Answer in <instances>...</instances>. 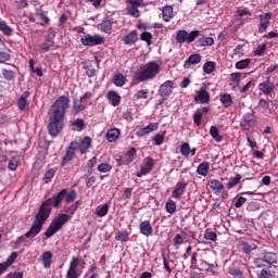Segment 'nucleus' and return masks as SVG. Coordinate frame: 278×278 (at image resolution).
Here are the masks:
<instances>
[{
	"instance_id": "27",
	"label": "nucleus",
	"mask_w": 278,
	"mask_h": 278,
	"mask_svg": "<svg viewBox=\"0 0 278 278\" xmlns=\"http://www.w3.org/2000/svg\"><path fill=\"white\" fill-rule=\"evenodd\" d=\"M112 25H114V18L104 17L100 27L104 34H112Z\"/></svg>"
},
{
	"instance_id": "16",
	"label": "nucleus",
	"mask_w": 278,
	"mask_h": 278,
	"mask_svg": "<svg viewBox=\"0 0 278 278\" xmlns=\"http://www.w3.org/2000/svg\"><path fill=\"white\" fill-rule=\"evenodd\" d=\"M159 128H160V124L151 123L148 126L137 130L136 136L138 138H144V136H149V134H153V131H157Z\"/></svg>"
},
{
	"instance_id": "43",
	"label": "nucleus",
	"mask_w": 278,
	"mask_h": 278,
	"mask_svg": "<svg viewBox=\"0 0 278 278\" xmlns=\"http://www.w3.org/2000/svg\"><path fill=\"white\" fill-rule=\"evenodd\" d=\"M241 179H242V175L240 174H237L236 177L230 178L227 184V189L231 190V188H236V186L240 184Z\"/></svg>"
},
{
	"instance_id": "5",
	"label": "nucleus",
	"mask_w": 278,
	"mask_h": 278,
	"mask_svg": "<svg viewBox=\"0 0 278 278\" xmlns=\"http://www.w3.org/2000/svg\"><path fill=\"white\" fill-rule=\"evenodd\" d=\"M160 75V64L151 61L136 76L137 81H149V79H155Z\"/></svg>"
},
{
	"instance_id": "58",
	"label": "nucleus",
	"mask_w": 278,
	"mask_h": 278,
	"mask_svg": "<svg viewBox=\"0 0 278 278\" xmlns=\"http://www.w3.org/2000/svg\"><path fill=\"white\" fill-rule=\"evenodd\" d=\"M135 99H149V90L148 89H141L135 94Z\"/></svg>"
},
{
	"instance_id": "22",
	"label": "nucleus",
	"mask_w": 278,
	"mask_h": 278,
	"mask_svg": "<svg viewBox=\"0 0 278 278\" xmlns=\"http://www.w3.org/2000/svg\"><path fill=\"white\" fill-rule=\"evenodd\" d=\"M92 147V138L85 137L80 143H78V149L81 155H86L88 153V150Z\"/></svg>"
},
{
	"instance_id": "61",
	"label": "nucleus",
	"mask_w": 278,
	"mask_h": 278,
	"mask_svg": "<svg viewBox=\"0 0 278 278\" xmlns=\"http://www.w3.org/2000/svg\"><path fill=\"white\" fill-rule=\"evenodd\" d=\"M270 18H273V13H265L260 15L261 23L268 25L270 23Z\"/></svg>"
},
{
	"instance_id": "64",
	"label": "nucleus",
	"mask_w": 278,
	"mask_h": 278,
	"mask_svg": "<svg viewBox=\"0 0 278 278\" xmlns=\"http://www.w3.org/2000/svg\"><path fill=\"white\" fill-rule=\"evenodd\" d=\"M244 203H247V198L244 197H239L236 202H235V207L237 210H240V207H242V205H244Z\"/></svg>"
},
{
	"instance_id": "45",
	"label": "nucleus",
	"mask_w": 278,
	"mask_h": 278,
	"mask_svg": "<svg viewBox=\"0 0 278 278\" xmlns=\"http://www.w3.org/2000/svg\"><path fill=\"white\" fill-rule=\"evenodd\" d=\"M220 103L224 105V108H231V103H233V100L231 99V94L224 93L220 97Z\"/></svg>"
},
{
	"instance_id": "33",
	"label": "nucleus",
	"mask_w": 278,
	"mask_h": 278,
	"mask_svg": "<svg viewBox=\"0 0 278 278\" xmlns=\"http://www.w3.org/2000/svg\"><path fill=\"white\" fill-rule=\"evenodd\" d=\"M162 18L165 21V23H169V21L173 18V7L166 5L163 8Z\"/></svg>"
},
{
	"instance_id": "36",
	"label": "nucleus",
	"mask_w": 278,
	"mask_h": 278,
	"mask_svg": "<svg viewBox=\"0 0 278 278\" xmlns=\"http://www.w3.org/2000/svg\"><path fill=\"white\" fill-rule=\"evenodd\" d=\"M110 212V205L109 204H101L96 208V214L103 218V216H108V213Z\"/></svg>"
},
{
	"instance_id": "28",
	"label": "nucleus",
	"mask_w": 278,
	"mask_h": 278,
	"mask_svg": "<svg viewBox=\"0 0 278 278\" xmlns=\"http://www.w3.org/2000/svg\"><path fill=\"white\" fill-rule=\"evenodd\" d=\"M121 137V130L118 128H111L106 131L108 142H116Z\"/></svg>"
},
{
	"instance_id": "11",
	"label": "nucleus",
	"mask_w": 278,
	"mask_h": 278,
	"mask_svg": "<svg viewBox=\"0 0 278 278\" xmlns=\"http://www.w3.org/2000/svg\"><path fill=\"white\" fill-rule=\"evenodd\" d=\"M79 148V142L72 141L70 143V147L66 150L65 155L63 156V160L61 162V166H66L70 162H73V159L75 157V151Z\"/></svg>"
},
{
	"instance_id": "13",
	"label": "nucleus",
	"mask_w": 278,
	"mask_h": 278,
	"mask_svg": "<svg viewBox=\"0 0 278 278\" xmlns=\"http://www.w3.org/2000/svg\"><path fill=\"white\" fill-rule=\"evenodd\" d=\"M228 275L232 278H245L244 270L240 266V262L235 261L227 269Z\"/></svg>"
},
{
	"instance_id": "4",
	"label": "nucleus",
	"mask_w": 278,
	"mask_h": 278,
	"mask_svg": "<svg viewBox=\"0 0 278 278\" xmlns=\"http://www.w3.org/2000/svg\"><path fill=\"white\" fill-rule=\"evenodd\" d=\"M71 220V215L68 214H59L50 224V226L47 228V230L43 232V236L46 237V240H49V238H53L55 236L56 231H60L62 227L66 225Z\"/></svg>"
},
{
	"instance_id": "40",
	"label": "nucleus",
	"mask_w": 278,
	"mask_h": 278,
	"mask_svg": "<svg viewBox=\"0 0 278 278\" xmlns=\"http://www.w3.org/2000/svg\"><path fill=\"white\" fill-rule=\"evenodd\" d=\"M0 31H2L4 36H12V34H14V30L8 23H5V21H0Z\"/></svg>"
},
{
	"instance_id": "17",
	"label": "nucleus",
	"mask_w": 278,
	"mask_h": 278,
	"mask_svg": "<svg viewBox=\"0 0 278 278\" xmlns=\"http://www.w3.org/2000/svg\"><path fill=\"white\" fill-rule=\"evenodd\" d=\"M258 90L263 92V94H270L275 90V84L270 79V76H267L266 80L258 85Z\"/></svg>"
},
{
	"instance_id": "31",
	"label": "nucleus",
	"mask_w": 278,
	"mask_h": 278,
	"mask_svg": "<svg viewBox=\"0 0 278 278\" xmlns=\"http://www.w3.org/2000/svg\"><path fill=\"white\" fill-rule=\"evenodd\" d=\"M263 257L269 266H273V264H277L278 262V255L275 252H265Z\"/></svg>"
},
{
	"instance_id": "46",
	"label": "nucleus",
	"mask_w": 278,
	"mask_h": 278,
	"mask_svg": "<svg viewBox=\"0 0 278 278\" xmlns=\"http://www.w3.org/2000/svg\"><path fill=\"white\" fill-rule=\"evenodd\" d=\"M165 210L167 214H175V212H177V202L168 200L165 204Z\"/></svg>"
},
{
	"instance_id": "25",
	"label": "nucleus",
	"mask_w": 278,
	"mask_h": 278,
	"mask_svg": "<svg viewBox=\"0 0 278 278\" xmlns=\"http://www.w3.org/2000/svg\"><path fill=\"white\" fill-rule=\"evenodd\" d=\"M240 126L245 131H249L253 127V114H245L240 122Z\"/></svg>"
},
{
	"instance_id": "29",
	"label": "nucleus",
	"mask_w": 278,
	"mask_h": 278,
	"mask_svg": "<svg viewBox=\"0 0 278 278\" xmlns=\"http://www.w3.org/2000/svg\"><path fill=\"white\" fill-rule=\"evenodd\" d=\"M241 249H242L243 253H245V255H249V253H251V251H255V249H257V243H255L253 241H242Z\"/></svg>"
},
{
	"instance_id": "63",
	"label": "nucleus",
	"mask_w": 278,
	"mask_h": 278,
	"mask_svg": "<svg viewBox=\"0 0 278 278\" xmlns=\"http://www.w3.org/2000/svg\"><path fill=\"white\" fill-rule=\"evenodd\" d=\"M153 141L155 147H161V144H164V135H155Z\"/></svg>"
},
{
	"instance_id": "3",
	"label": "nucleus",
	"mask_w": 278,
	"mask_h": 278,
	"mask_svg": "<svg viewBox=\"0 0 278 278\" xmlns=\"http://www.w3.org/2000/svg\"><path fill=\"white\" fill-rule=\"evenodd\" d=\"M47 217L38 210L30 229L26 233L18 237L14 244H16V247H21V244H23V247H29L31 243H29L27 239L31 240L36 238V236L42 231V227H45V223H47Z\"/></svg>"
},
{
	"instance_id": "23",
	"label": "nucleus",
	"mask_w": 278,
	"mask_h": 278,
	"mask_svg": "<svg viewBox=\"0 0 278 278\" xmlns=\"http://www.w3.org/2000/svg\"><path fill=\"white\" fill-rule=\"evenodd\" d=\"M139 7L140 2L138 0L130 1V7L127 9L129 16H132L134 18H140V10H138Z\"/></svg>"
},
{
	"instance_id": "44",
	"label": "nucleus",
	"mask_w": 278,
	"mask_h": 278,
	"mask_svg": "<svg viewBox=\"0 0 278 278\" xmlns=\"http://www.w3.org/2000/svg\"><path fill=\"white\" fill-rule=\"evenodd\" d=\"M117 242H129V232L119 230L115 236Z\"/></svg>"
},
{
	"instance_id": "62",
	"label": "nucleus",
	"mask_w": 278,
	"mask_h": 278,
	"mask_svg": "<svg viewBox=\"0 0 278 278\" xmlns=\"http://www.w3.org/2000/svg\"><path fill=\"white\" fill-rule=\"evenodd\" d=\"M258 278H275V275L271 270L262 269L258 274Z\"/></svg>"
},
{
	"instance_id": "6",
	"label": "nucleus",
	"mask_w": 278,
	"mask_h": 278,
	"mask_svg": "<svg viewBox=\"0 0 278 278\" xmlns=\"http://www.w3.org/2000/svg\"><path fill=\"white\" fill-rule=\"evenodd\" d=\"M200 34L201 31L199 30H192L191 33H188V30H178L176 34V41L180 45H184V42L190 45V42H194V40L199 38Z\"/></svg>"
},
{
	"instance_id": "21",
	"label": "nucleus",
	"mask_w": 278,
	"mask_h": 278,
	"mask_svg": "<svg viewBox=\"0 0 278 278\" xmlns=\"http://www.w3.org/2000/svg\"><path fill=\"white\" fill-rule=\"evenodd\" d=\"M194 101H200L201 103H210V92L207 91V87H201L194 98Z\"/></svg>"
},
{
	"instance_id": "2",
	"label": "nucleus",
	"mask_w": 278,
	"mask_h": 278,
	"mask_svg": "<svg viewBox=\"0 0 278 278\" xmlns=\"http://www.w3.org/2000/svg\"><path fill=\"white\" fill-rule=\"evenodd\" d=\"M65 203H73L75 199H77V191L72 189L68 191V189H62L56 194H54L52 198L47 199L43 201L40 206L39 211L47 217L49 220V217L51 216V212H53V207L58 210L62 205V201Z\"/></svg>"
},
{
	"instance_id": "60",
	"label": "nucleus",
	"mask_w": 278,
	"mask_h": 278,
	"mask_svg": "<svg viewBox=\"0 0 278 278\" xmlns=\"http://www.w3.org/2000/svg\"><path fill=\"white\" fill-rule=\"evenodd\" d=\"M203 118V113L201 112H195L193 115V123L197 127H201V121Z\"/></svg>"
},
{
	"instance_id": "48",
	"label": "nucleus",
	"mask_w": 278,
	"mask_h": 278,
	"mask_svg": "<svg viewBox=\"0 0 278 278\" xmlns=\"http://www.w3.org/2000/svg\"><path fill=\"white\" fill-rule=\"evenodd\" d=\"M140 40L147 42L148 47H151L153 42V35L149 31H144L140 35Z\"/></svg>"
},
{
	"instance_id": "41",
	"label": "nucleus",
	"mask_w": 278,
	"mask_h": 278,
	"mask_svg": "<svg viewBox=\"0 0 278 278\" xmlns=\"http://www.w3.org/2000/svg\"><path fill=\"white\" fill-rule=\"evenodd\" d=\"M203 71H204V73H206V75H212V73H214V71H216V63L213 61H207L203 65Z\"/></svg>"
},
{
	"instance_id": "51",
	"label": "nucleus",
	"mask_w": 278,
	"mask_h": 278,
	"mask_svg": "<svg viewBox=\"0 0 278 278\" xmlns=\"http://www.w3.org/2000/svg\"><path fill=\"white\" fill-rule=\"evenodd\" d=\"M249 64H251V59H244V60L238 61L236 63V68H238L239 71H242V70L247 68V66H249Z\"/></svg>"
},
{
	"instance_id": "24",
	"label": "nucleus",
	"mask_w": 278,
	"mask_h": 278,
	"mask_svg": "<svg viewBox=\"0 0 278 278\" xmlns=\"http://www.w3.org/2000/svg\"><path fill=\"white\" fill-rule=\"evenodd\" d=\"M124 45H128L131 47V45H136L138 42V30H131L126 36L123 37Z\"/></svg>"
},
{
	"instance_id": "18",
	"label": "nucleus",
	"mask_w": 278,
	"mask_h": 278,
	"mask_svg": "<svg viewBox=\"0 0 278 278\" xmlns=\"http://www.w3.org/2000/svg\"><path fill=\"white\" fill-rule=\"evenodd\" d=\"M186 188H188V182L184 180L178 181L172 191L173 199H181V197H184V192H186Z\"/></svg>"
},
{
	"instance_id": "56",
	"label": "nucleus",
	"mask_w": 278,
	"mask_h": 278,
	"mask_svg": "<svg viewBox=\"0 0 278 278\" xmlns=\"http://www.w3.org/2000/svg\"><path fill=\"white\" fill-rule=\"evenodd\" d=\"M180 153L184 157H188L190 155V143L185 142L180 146Z\"/></svg>"
},
{
	"instance_id": "15",
	"label": "nucleus",
	"mask_w": 278,
	"mask_h": 278,
	"mask_svg": "<svg viewBox=\"0 0 278 278\" xmlns=\"http://www.w3.org/2000/svg\"><path fill=\"white\" fill-rule=\"evenodd\" d=\"M154 166H155V160H153V157H151V156H148L146 159L144 166H142L140 168V170L137 172V174H136L137 177H143V175H149V173H151V170H153Z\"/></svg>"
},
{
	"instance_id": "8",
	"label": "nucleus",
	"mask_w": 278,
	"mask_h": 278,
	"mask_svg": "<svg viewBox=\"0 0 278 278\" xmlns=\"http://www.w3.org/2000/svg\"><path fill=\"white\" fill-rule=\"evenodd\" d=\"M136 157H138V150H136V148H130L124 155L116 159V164L117 166H128V164H131Z\"/></svg>"
},
{
	"instance_id": "35",
	"label": "nucleus",
	"mask_w": 278,
	"mask_h": 278,
	"mask_svg": "<svg viewBox=\"0 0 278 278\" xmlns=\"http://www.w3.org/2000/svg\"><path fill=\"white\" fill-rule=\"evenodd\" d=\"M41 257L43 268H51V260H53V253H51V251L43 252Z\"/></svg>"
},
{
	"instance_id": "19",
	"label": "nucleus",
	"mask_w": 278,
	"mask_h": 278,
	"mask_svg": "<svg viewBox=\"0 0 278 278\" xmlns=\"http://www.w3.org/2000/svg\"><path fill=\"white\" fill-rule=\"evenodd\" d=\"M31 97V92L29 91H24L22 96L17 100V108L20 112H25L27 108L29 106V102H27V99Z\"/></svg>"
},
{
	"instance_id": "9",
	"label": "nucleus",
	"mask_w": 278,
	"mask_h": 278,
	"mask_svg": "<svg viewBox=\"0 0 278 278\" xmlns=\"http://www.w3.org/2000/svg\"><path fill=\"white\" fill-rule=\"evenodd\" d=\"M81 262V258L79 256H74L70 263L67 273H66V278H79L81 277V273L77 269V266H79Z\"/></svg>"
},
{
	"instance_id": "47",
	"label": "nucleus",
	"mask_w": 278,
	"mask_h": 278,
	"mask_svg": "<svg viewBox=\"0 0 278 278\" xmlns=\"http://www.w3.org/2000/svg\"><path fill=\"white\" fill-rule=\"evenodd\" d=\"M200 47H212L214 45V38L212 37H202L198 40Z\"/></svg>"
},
{
	"instance_id": "42",
	"label": "nucleus",
	"mask_w": 278,
	"mask_h": 278,
	"mask_svg": "<svg viewBox=\"0 0 278 278\" xmlns=\"http://www.w3.org/2000/svg\"><path fill=\"white\" fill-rule=\"evenodd\" d=\"M224 189L225 185H223L218 179L211 180V190H215V192H223Z\"/></svg>"
},
{
	"instance_id": "37",
	"label": "nucleus",
	"mask_w": 278,
	"mask_h": 278,
	"mask_svg": "<svg viewBox=\"0 0 278 278\" xmlns=\"http://www.w3.org/2000/svg\"><path fill=\"white\" fill-rule=\"evenodd\" d=\"M210 135L213 138V140H215V142H223V136L220 135L216 126H211Z\"/></svg>"
},
{
	"instance_id": "53",
	"label": "nucleus",
	"mask_w": 278,
	"mask_h": 278,
	"mask_svg": "<svg viewBox=\"0 0 278 278\" xmlns=\"http://www.w3.org/2000/svg\"><path fill=\"white\" fill-rule=\"evenodd\" d=\"M73 127H77L78 131H84L86 128V123L81 118H77L74 122H72Z\"/></svg>"
},
{
	"instance_id": "34",
	"label": "nucleus",
	"mask_w": 278,
	"mask_h": 278,
	"mask_svg": "<svg viewBox=\"0 0 278 278\" xmlns=\"http://www.w3.org/2000/svg\"><path fill=\"white\" fill-rule=\"evenodd\" d=\"M126 81L127 78H125V75H123L122 73H118L113 77V84L114 86H117V88H123Z\"/></svg>"
},
{
	"instance_id": "39",
	"label": "nucleus",
	"mask_w": 278,
	"mask_h": 278,
	"mask_svg": "<svg viewBox=\"0 0 278 278\" xmlns=\"http://www.w3.org/2000/svg\"><path fill=\"white\" fill-rule=\"evenodd\" d=\"M16 257H18V253L12 252L7 262L0 264L8 270L16 262Z\"/></svg>"
},
{
	"instance_id": "52",
	"label": "nucleus",
	"mask_w": 278,
	"mask_h": 278,
	"mask_svg": "<svg viewBox=\"0 0 278 278\" xmlns=\"http://www.w3.org/2000/svg\"><path fill=\"white\" fill-rule=\"evenodd\" d=\"M185 240H186V232H182V235L177 233L174 237V247H179V244H184Z\"/></svg>"
},
{
	"instance_id": "20",
	"label": "nucleus",
	"mask_w": 278,
	"mask_h": 278,
	"mask_svg": "<svg viewBox=\"0 0 278 278\" xmlns=\"http://www.w3.org/2000/svg\"><path fill=\"white\" fill-rule=\"evenodd\" d=\"M139 231L142 236H146V238L153 236V226H151V222L150 220L141 222L139 224Z\"/></svg>"
},
{
	"instance_id": "38",
	"label": "nucleus",
	"mask_w": 278,
	"mask_h": 278,
	"mask_svg": "<svg viewBox=\"0 0 278 278\" xmlns=\"http://www.w3.org/2000/svg\"><path fill=\"white\" fill-rule=\"evenodd\" d=\"M2 75L7 81H14L16 79V72L12 70L3 68Z\"/></svg>"
},
{
	"instance_id": "50",
	"label": "nucleus",
	"mask_w": 278,
	"mask_h": 278,
	"mask_svg": "<svg viewBox=\"0 0 278 278\" xmlns=\"http://www.w3.org/2000/svg\"><path fill=\"white\" fill-rule=\"evenodd\" d=\"M218 236L216 235L215 231H212L210 229H206L204 232V239L205 240H211V242H216Z\"/></svg>"
},
{
	"instance_id": "32",
	"label": "nucleus",
	"mask_w": 278,
	"mask_h": 278,
	"mask_svg": "<svg viewBox=\"0 0 278 278\" xmlns=\"http://www.w3.org/2000/svg\"><path fill=\"white\" fill-rule=\"evenodd\" d=\"M197 173H198V175H201L202 177H207V175L210 174V163L207 161L202 162L197 167Z\"/></svg>"
},
{
	"instance_id": "54",
	"label": "nucleus",
	"mask_w": 278,
	"mask_h": 278,
	"mask_svg": "<svg viewBox=\"0 0 278 278\" xmlns=\"http://www.w3.org/2000/svg\"><path fill=\"white\" fill-rule=\"evenodd\" d=\"M78 206L77 204H72L70 206H65L64 207V212L65 214H67L68 216H71V218H73V215L77 212Z\"/></svg>"
},
{
	"instance_id": "26",
	"label": "nucleus",
	"mask_w": 278,
	"mask_h": 278,
	"mask_svg": "<svg viewBox=\"0 0 278 278\" xmlns=\"http://www.w3.org/2000/svg\"><path fill=\"white\" fill-rule=\"evenodd\" d=\"M108 100L110 101L113 108H118L121 105V94L116 91H109L108 92Z\"/></svg>"
},
{
	"instance_id": "10",
	"label": "nucleus",
	"mask_w": 278,
	"mask_h": 278,
	"mask_svg": "<svg viewBox=\"0 0 278 278\" xmlns=\"http://www.w3.org/2000/svg\"><path fill=\"white\" fill-rule=\"evenodd\" d=\"M80 42L84 47H94L97 45H103L104 39L100 35H85L80 38Z\"/></svg>"
},
{
	"instance_id": "49",
	"label": "nucleus",
	"mask_w": 278,
	"mask_h": 278,
	"mask_svg": "<svg viewBox=\"0 0 278 278\" xmlns=\"http://www.w3.org/2000/svg\"><path fill=\"white\" fill-rule=\"evenodd\" d=\"M53 177H55V169H48L42 178L43 184H51V179H53Z\"/></svg>"
},
{
	"instance_id": "30",
	"label": "nucleus",
	"mask_w": 278,
	"mask_h": 278,
	"mask_svg": "<svg viewBox=\"0 0 278 278\" xmlns=\"http://www.w3.org/2000/svg\"><path fill=\"white\" fill-rule=\"evenodd\" d=\"M201 62V54L195 53L191 54L186 61H185V68H190V66L194 64H200Z\"/></svg>"
},
{
	"instance_id": "12",
	"label": "nucleus",
	"mask_w": 278,
	"mask_h": 278,
	"mask_svg": "<svg viewBox=\"0 0 278 278\" xmlns=\"http://www.w3.org/2000/svg\"><path fill=\"white\" fill-rule=\"evenodd\" d=\"M173 90H175V81L166 80L159 88L160 97H164V99H168L170 94H173Z\"/></svg>"
},
{
	"instance_id": "55",
	"label": "nucleus",
	"mask_w": 278,
	"mask_h": 278,
	"mask_svg": "<svg viewBox=\"0 0 278 278\" xmlns=\"http://www.w3.org/2000/svg\"><path fill=\"white\" fill-rule=\"evenodd\" d=\"M112 170V165L109 163H101L98 165L99 173H110Z\"/></svg>"
},
{
	"instance_id": "59",
	"label": "nucleus",
	"mask_w": 278,
	"mask_h": 278,
	"mask_svg": "<svg viewBox=\"0 0 278 278\" xmlns=\"http://www.w3.org/2000/svg\"><path fill=\"white\" fill-rule=\"evenodd\" d=\"M12 55L9 52L0 51V64H5V62H10Z\"/></svg>"
},
{
	"instance_id": "57",
	"label": "nucleus",
	"mask_w": 278,
	"mask_h": 278,
	"mask_svg": "<svg viewBox=\"0 0 278 278\" xmlns=\"http://www.w3.org/2000/svg\"><path fill=\"white\" fill-rule=\"evenodd\" d=\"M97 166V156H93L91 160L88 161L87 163V174L92 175V168Z\"/></svg>"
},
{
	"instance_id": "1",
	"label": "nucleus",
	"mask_w": 278,
	"mask_h": 278,
	"mask_svg": "<svg viewBox=\"0 0 278 278\" xmlns=\"http://www.w3.org/2000/svg\"><path fill=\"white\" fill-rule=\"evenodd\" d=\"M71 99L66 96L59 97L52 104V112L49 116L48 131L50 136H59L64 129V116H66V110H68Z\"/></svg>"
},
{
	"instance_id": "7",
	"label": "nucleus",
	"mask_w": 278,
	"mask_h": 278,
	"mask_svg": "<svg viewBox=\"0 0 278 278\" xmlns=\"http://www.w3.org/2000/svg\"><path fill=\"white\" fill-rule=\"evenodd\" d=\"M86 99H92V92L87 91L79 100L75 99L73 101V113L75 115L79 114V112H84L86 108H88V103H86Z\"/></svg>"
},
{
	"instance_id": "14",
	"label": "nucleus",
	"mask_w": 278,
	"mask_h": 278,
	"mask_svg": "<svg viewBox=\"0 0 278 278\" xmlns=\"http://www.w3.org/2000/svg\"><path fill=\"white\" fill-rule=\"evenodd\" d=\"M55 38V33H49L45 41L39 46V53H47L53 45H55V41L53 40Z\"/></svg>"
}]
</instances>
